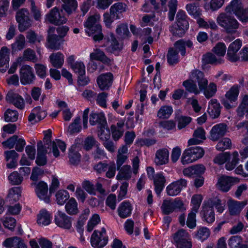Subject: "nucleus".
Returning a JSON list of instances; mask_svg holds the SVG:
<instances>
[{
  "label": "nucleus",
  "mask_w": 248,
  "mask_h": 248,
  "mask_svg": "<svg viewBox=\"0 0 248 248\" xmlns=\"http://www.w3.org/2000/svg\"><path fill=\"white\" fill-rule=\"evenodd\" d=\"M126 5L122 2H118L112 5L109 12L115 16L116 19H120L122 17V14L126 11Z\"/></svg>",
  "instance_id": "nucleus-31"
},
{
  "label": "nucleus",
  "mask_w": 248,
  "mask_h": 248,
  "mask_svg": "<svg viewBox=\"0 0 248 248\" xmlns=\"http://www.w3.org/2000/svg\"><path fill=\"white\" fill-rule=\"evenodd\" d=\"M54 222L57 226L63 229L69 230L72 227V218L61 211L55 214Z\"/></svg>",
  "instance_id": "nucleus-10"
},
{
  "label": "nucleus",
  "mask_w": 248,
  "mask_h": 248,
  "mask_svg": "<svg viewBox=\"0 0 248 248\" xmlns=\"http://www.w3.org/2000/svg\"><path fill=\"white\" fill-rule=\"evenodd\" d=\"M187 181L185 179H180L174 181L166 187L167 194L170 196H175L180 193L182 190L186 187Z\"/></svg>",
  "instance_id": "nucleus-11"
},
{
  "label": "nucleus",
  "mask_w": 248,
  "mask_h": 248,
  "mask_svg": "<svg viewBox=\"0 0 248 248\" xmlns=\"http://www.w3.org/2000/svg\"><path fill=\"white\" fill-rule=\"evenodd\" d=\"M221 107L216 99H212L209 102L208 112L213 118H217L220 114Z\"/></svg>",
  "instance_id": "nucleus-28"
},
{
  "label": "nucleus",
  "mask_w": 248,
  "mask_h": 248,
  "mask_svg": "<svg viewBox=\"0 0 248 248\" xmlns=\"http://www.w3.org/2000/svg\"><path fill=\"white\" fill-rule=\"evenodd\" d=\"M243 243V238L240 235H233L231 236L228 241V244L230 248H238Z\"/></svg>",
  "instance_id": "nucleus-60"
},
{
  "label": "nucleus",
  "mask_w": 248,
  "mask_h": 248,
  "mask_svg": "<svg viewBox=\"0 0 248 248\" xmlns=\"http://www.w3.org/2000/svg\"><path fill=\"white\" fill-rule=\"evenodd\" d=\"M228 130L227 125L224 123H220L215 125L210 131L211 140L217 141L223 137Z\"/></svg>",
  "instance_id": "nucleus-15"
},
{
  "label": "nucleus",
  "mask_w": 248,
  "mask_h": 248,
  "mask_svg": "<svg viewBox=\"0 0 248 248\" xmlns=\"http://www.w3.org/2000/svg\"><path fill=\"white\" fill-rule=\"evenodd\" d=\"M187 16L184 11L179 10L176 14V24L183 27V28H188L189 23L187 20Z\"/></svg>",
  "instance_id": "nucleus-49"
},
{
  "label": "nucleus",
  "mask_w": 248,
  "mask_h": 248,
  "mask_svg": "<svg viewBox=\"0 0 248 248\" xmlns=\"http://www.w3.org/2000/svg\"><path fill=\"white\" fill-rule=\"evenodd\" d=\"M243 8V6L241 0H232L225 8V12L227 13H233L236 15V13H239Z\"/></svg>",
  "instance_id": "nucleus-34"
},
{
  "label": "nucleus",
  "mask_w": 248,
  "mask_h": 248,
  "mask_svg": "<svg viewBox=\"0 0 248 248\" xmlns=\"http://www.w3.org/2000/svg\"><path fill=\"white\" fill-rule=\"evenodd\" d=\"M242 46V42L240 39H236L231 43L228 49L227 57L232 62H235L239 59L238 51Z\"/></svg>",
  "instance_id": "nucleus-12"
},
{
  "label": "nucleus",
  "mask_w": 248,
  "mask_h": 248,
  "mask_svg": "<svg viewBox=\"0 0 248 248\" xmlns=\"http://www.w3.org/2000/svg\"><path fill=\"white\" fill-rule=\"evenodd\" d=\"M193 46L192 42L190 40H184V39H180L177 41L174 44V49L178 50L180 52L182 56H185L186 47L191 48Z\"/></svg>",
  "instance_id": "nucleus-37"
},
{
  "label": "nucleus",
  "mask_w": 248,
  "mask_h": 248,
  "mask_svg": "<svg viewBox=\"0 0 248 248\" xmlns=\"http://www.w3.org/2000/svg\"><path fill=\"white\" fill-rule=\"evenodd\" d=\"M20 80L22 85L32 84L35 79L32 68L28 65H23L20 69Z\"/></svg>",
  "instance_id": "nucleus-9"
},
{
  "label": "nucleus",
  "mask_w": 248,
  "mask_h": 248,
  "mask_svg": "<svg viewBox=\"0 0 248 248\" xmlns=\"http://www.w3.org/2000/svg\"><path fill=\"white\" fill-rule=\"evenodd\" d=\"M9 50L6 47H2L0 51V71L4 73L9 67Z\"/></svg>",
  "instance_id": "nucleus-26"
},
{
  "label": "nucleus",
  "mask_w": 248,
  "mask_h": 248,
  "mask_svg": "<svg viewBox=\"0 0 248 248\" xmlns=\"http://www.w3.org/2000/svg\"><path fill=\"white\" fill-rule=\"evenodd\" d=\"M190 79L198 83L200 90H203L208 83V80L204 77V73L198 69L193 70L189 76Z\"/></svg>",
  "instance_id": "nucleus-16"
},
{
  "label": "nucleus",
  "mask_w": 248,
  "mask_h": 248,
  "mask_svg": "<svg viewBox=\"0 0 248 248\" xmlns=\"http://www.w3.org/2000/svg\"><path fill=\"white\" fill-rule=\"evenodd\" d=\"M186 8L188 14L194 18L199 17L202 15V10L199 5L195 3L186 4Z\"/></svg>",
  "instance_id": "nucleus-44"
},
{
  "label": "nucleus",
  "mask_w": 248,
  "mask_h": 248,
  "mask_svg": "<svg viewBox=\"0 0 248 248\" xmlns=\"http://www.w3.org/2000/svg\"><path fill=\"white\" fill-rule=\"evenodd\" d=\"M200 92H203L204 95L207 98H210L213 96L217 92V86L213 83L211 82L209 85H206L203 90H200Z\"/></svg>",
  "instance_id": "nucleus-55"
},
{
  "label": "nucleus",
  "mask_w": 248,
  "mask_h": 248,
  "mask_svg": "<svg viewBox=\"0 0 248 248\" xmlns=\"http://www.w3.org/2000/svg\"><path fill=\"white\" fill-rule=\"evenodd\" d=\"M237 115L240 117H243L245 114L248 115V95L242 96V101L237 109Z\"/></svg>",
  "instance_id": "nucleus-40"
},
{
  "label": "nucleus",
  "mask_w": 248,
  "mask_h": 248,
  "mask_svg": "<svg viewBox=\"0 0 248 248\" xmlns=\"http://www.w3.org/2000/svg\"><path fill=\"white\" fill-rule=\"evenodd\" d=\"M23 61L36 62L38 60L35 51L31 48H27L24 51L23 57L17 59L18 62H21Z\"/></svg>",
  "instance_id": "nucleus-35"
},
{
  "label": "nucleus",
  "mask_w": 248,
  "mask_h": 248,
  "mask_svg": "<svg viewBox=\"0 0 248 248\" xmlns=\"http://www.w3.org/2000/svg\"><path fill=\"white\" fill-rule=\"evenodd\" d=\"M47 41V47L53 50L60 49L62 44V40L55 34L48 35Z\"/></svg>",
  "instance_id": "nucleus-29"
},
{
  "label": "nucleus",
  "mask_w": 248,
  "mask_h": 248,
  "mask_svg": "<svg viewBox=\"0 0 248 248\" xmlns=\"http://www.w3.org/2000/svg\"><path fill=\"white\" fill-rule=\"evenodd\" d=\"M239 154L238 152L234 151L232 153L231 161H228L225 164V169L228 170H233L239 162Z\"/></svg>",
  "instance_id": "nucleus-53"
},
{
  "label": "nucleus",
  "mask_w": 248,
  "mask_h": 248,
  "mask_svg": "<svg viewBox=\"0 0 248 248\" xmlns=\"http://www.w3.org/2000/svg\"><path fill=\"white\" fill-rule=\"evenodd\" d=\"M217 21L227 33H235L239 26V23L234 16L226 12L220 13L217 17Z\"/></svg>",
  "instance_id": "nucleus-3"
},
{
  "label": "nucleus",
  "mask_w": 248,
  "mask_h": 248,
  "mask_svg": "<svg viewBox=\"0 0 248 248\" xmlns=\"http://www.w3.org/2000/svg\"><path fill=\"white\" fill-rule=\"evenodd\" d=\"M52 132L49 129L45 132V136L43 139L44 144H43V147L46 150L49 151L50 149L55 157L60 155V152L58 148L62 152H64L66 149L65 143L59 139H56L53 141H51Z\"/></svg>",
  "instance_id": "nucleus-2"
},
{
  "label": "nucleus",
  "mask_w": 248,
  "mask_h": 248,
  "mask_svg": "<svg viewBox=\"0 0 248 248\" xmlns=\"http://www.w3.org/2000/svg\"><path fill=\"white\" fill-rule=\"evenodd\" d=\"M100 17V15L96 14L89 17L84 23L86 32L89 36L93 35V39L95 41H100L103 37L101 26L99 24Z\"/></svg>",
  "instance_id": "nucleus-1"
},
{
  "label": "nucleus",
  "mask_w": 248,
  "mask_h": 248,
  "mask_svg": "<svg viewBox=\"0 0 248 248\" xmlns=\"http://www.w3.org/2000/svg\"><path fill=\"white\" fill-rule=\"evenodd\" d=\"M188 28H183L182 26L174 23L170 27L169 30L174 36L182 37L185 33Z\"/></svg>",
  "instance_id": "nucleus-51"
},
{
  "label": "nucleus",
  "mask_w": 248,
  "mask_h": 248,
  "mask_svg": "<svg viewBox=\"0 0 248 248\" xmlns=\"http://www.w3.org/2000/svg\"><path fill=\"white\" fill-rule=\"evenodd\" d=\"M29 11L24 8L18 10L16 14V20L18 23V29L23 32L31 25V20L29 17Z\"/></svg>",
  "instance_id": "nucleus-8"
},
{
  "label": "nucleus",
  "mask_w": 248,
  "mask_h": 248,
  "mask_svg": "<svg viewBox=\"0 0 248 248\" xmlns=\"http://www.w3.org/2000/svg\"><path fill=\"white\" fill-rule=\"evenodd\" d=\"M235 182V178L230 176L222 175L219 177L217 186L220 190L223 192H227Z\"/></svg>",
  "instance_id": "nucleus-17"
},
{
  "label": "nucleus",
  "mask_w": 248,
  "mask_h": 248,
  "mask_svg": "<svg viewBox=\"0 0 248 248\" xmlns=\"http://www.w3.org/2000/svg\"><path fill=\"white\" fill-rule=\"evenodd\" d=\"M46 20L50 23L56 26L64 24L67 20L62 10H60L56 7L52 9L46 15Z\"/></svg>",
  "instance_id": "nucleus-5"
},
{
  "label": "nucleus",
  "mask_w": 248,
  "mask_h": 248,
  "mask_svg": "<svg viewBox=\"0 0 248 248\" xmlns=\"http://www.w3.org/2000/svg\"><path fill=\"white\" fill-rule=\"evenodd\" d=\"M63 2L62 9L68 15H71L76 11L78 7L76 0H61Z\"/></svg>",
  "instance_id": "nucleus-41"
},
{
  "label": "nucleus",
  "mask_w": 248,
  "mask_h": 248,
  "mask_svg": "<svg viewBox=\"0 0 248 248\" xmlns=\"http://www.w3.org/2000/svg\"><path fill=\"white\" fill-rule=\"evenodd\" d=\"M210 230L205 227H200L195 234V237L202 242L206 240L210 236Z\"/></svg>",
  "instance_id": "nucleus-54"
},
{
  "label": "nucleus",
  "mask_w": 248,
  "mask_h": 248,
  "mask_svg": "<svg viewBox=\"0 0 248 248\" xmlns=\"http://www.w3.org/2000/svg\"><path fill=\"white\" fill-rule=\"evenodd\" d=\"M132 206L128 201H124L120 204L117 209L119 216L122 218L129 217L132 212Z\"/></svg>",
  "instance_id": "nucleus-27"
},
{
  "label": "nucleus",
  "mask_w": 248,
  "mask_h": 248,
  "mask_svg": "<svg viewBox=\"0 0 248 248\" xmlns=\"http://www.w3.org/2000/svg\"><path fill=\"white\" fill-rule=\"evenodd\" d=\"M202 62L203 64H211L217 65L223 62L221 58H217L211 53H207L202 56Z\"/></svg>",
  "instance_id": "nucleus-39"
},
{
  "label": "nucleus",
  "mask_w": 248,
  "mask_h": 248,
  "mask_svg": "<svg viewBox=\"0 0 248 248\" xmlns=\"http://www.w3.org/2000/svg\"><path fill=\"white\" fill-rule=\"evenodd\" d=\"M90 59L92 60L99 61L103 63L109 64L110 62V60L108 58L104 52L100 49H96L94 51L90 54Z\"/></svg>",
  "instance_id": "nucleus-38"
},
{
  "label": "nucleus",
  "mask_w": 248,
  "mask_h": 248,
  "mask_svg": "<svg viewBox=\"0 0 248 248\" xmlns=\"http://www.w3.org/2000/svg\"><path fill=\"white\" fill-rule=\"evenodd\" d=\"M69 197V194L66 190H59L56 194V202L59 205H63Z\"/></svg>",
  "instance_id": "nucleus-57"
},
{
  "label": "nucleus",
  "mask_w": 248,
  "mask_h": 248,
  "mask_svg": "<svg viewBox=\"0 0 248 248\" xmlns=\"http://www.w3.org/2000/svg\"><path fill=\"white\" fill-rule=\"evenodd\" d=\"M153 179L155 193L159 195L165 186V178L161 172L155 174Z\"/></svg>",
  "instance_id": "nucleus-30"
},
{
  "label": "nucleus",
  "mask_w": 248,
  "mask_h": 248,
  "mask_svg": "<svg viewBox=\"0 0 248 248\" xmlns=\"http://www.w3.org/2000/svg\"><path fill=\"white\" fill-rule=\"evenodd\" d=\"M73 71L79 76L85 75V66L83 62L77 61L71 67Z\"/></svg>",
  "instance_id": "nucleus-64"
},
{
  "label": "nucleus",
  "mask_w": 248,
  "mask_h": 248,
  "mask_svg": "<svg viewBox=\"0 0 248 248\" xmlns=\"http://www.w3.org/2000/svg\"><path fill=\"white\" fill-rule=\"evenodd\" d=\"M18 113L16 110L8 109L4 113V119L7 122H16L18 119Z\"/></svg>",
  "instance_id": "nucleus-62"
},
{
  "label": "nucleus",
  "mask_w": 248,
  "mask_h": 248,
  "mask_svg": "<svg viewBox=\"0 0 248 248\" xmlns=\"http://www.w3.org/2000/svg\"><path fill=\"white\" fill-rule=\"evenodd\" d=\"M50 61L52 65L57 68H61L64 62V56L60 52L53 53L49 56Z\"/></svg>",
  "instance_id": "nucleus-36"
},
{
  "label": "nucleus",
  "mask_w": 248,
  "mask_h": 248,
  "mask_svg": "<svg viewBox=\"0 0 248 248\" xmlns=\"http://www.w3.org/2000/svg\"><path fill=\"white\" fill-rule=\"evenodd\" d=\"M247 204L248 201L247 200L241 202L229 200L228 202V207L230 214L231 215L239 214Z\"/></svg>",
  "instance_id": "nucleus-25"
},
{
  "label": "nucleus",
  "mask_w": 248,
  "mask_h": 248,
  "mask_svg": "<svg viewBox=\"0 0 248 248\" xmlns=\"http://www.w3.org/2000/svg\"><path fill=\"white\" fill-rule=\"evenodd\" d=\"M116 176L118 180H128L131 177L132 170L131 166L128 165H124L121 166Z\"/></svg>",
  "instance_id": "nucleus-33"
},
{
  "label": "nucleus",
  "mask_w": 248,
  "mask_h": 248,
  "mask_svg": "<svg viewBox=\"0 0 248 248\" xmlns=\"http://www.w3.org/2000/svg\"><path fill=\"white\" fill-rule=\"evenodd\" d=\"M25 45V38L23 35L19 34L16 38L15 42L12 44L13 52L21 50L24 48Z\"/></svg>",
  "instance_id": "nucleus-48"
},
{
  "label": "nucleus",
  "mask_w": 248,
  "mask_h": 248,
  "mask_svg": "<svg viewBox=\"0 0 248 248\" xmlns=\"http://www.w3.org/2000/svg\"><path fill=\"white\" fill-rule=\"evenodd\" d=\"M197 22L200 27L206 29L210 28L212 30H216L218 28L215 22L212 19H210L208 21H206L203 18L199 17L197 19Z\"/></svg>",
  "instance_id": "nucleus-50"
},
{
  "label": "nucleus",
  "mask_w": 248,
  "mask_h": 248,
  "mask_svg": "<svg viewBox=\"0 0 248 248\" xmlns=\"http://www.w3.org/2000/svg\"><path fill=\"white\" fill-rule=\"evenodd\" d=\"M21 189L20 187H14L11 188L7 195V200L14 203L19 200L21 196Z\"/></svg>",
  "instance_id": "nucleus-43"
},
{
  "label": "nucleus",
  "mask_w": 248,
  "mask_h": 248,
  "mask_svg": "<svg viewBox=\"0 0 248 248\" xmlns=\"http://www.w3.org/2000/svg\"><path fill=\"white\" fill-rule=\"evenodd\" d=\"M37 154L36 163L40 166H44L47 163V157L46 155L51 154L52 152L51 149L49 151L46 150L43 147V142L39 140L37 143Z\"/></svg>",
  "instance_id": "nucleus-14"
},
{
  "label": "nucleus",
  "mask_w": 248,
  "mask_h": 248,
  "mask_svg": "<svg viewBox=\"0 0 248 248\" xmlns=\"http://www.w3.org/2000/svg\"><path fill=\"white\" fill-rule=\"evenodd\" d=\"M34 185H35V191L38 197L46 202H48L49 198L47 196L48 186L44 182H40L37 184H34Z\"/></svg>",
  "instance_id": "nucleus-23"
},
{
  "label": "nucleus",
  "mask_w": 248,
  "mask_h": 248,
  "mask_svg": "<svg viewBox=\"0 0 248 248\" xmlns=\"http://www.w3.org/2000/svg\"><path fill=\"white\" fill-rule=\"evenodd\" d=\"M90 123L92 125H99V127H105L107 123L103 112H92L90 114Z\"/></svg>",
  "instance_id": "nucleus-24"
},
{
  "label": "nucleus",
  "mask_w": 248,
  "mask_h": 248,
  "mask_svg": "<svg viewBox=\"0 0 248 248\" xmlns=\"http://www.w3.org/2000/svg\"><path fill=\"white\" fill-rule=\"evenodd\" d=\"M6 100L8 102L13 104L19 109H22L25 107L24 100L23 97L13 92H9L7 93Z\"/></svg>",
  "instance_id": "nucleus-19"
},
{
  "label": "nucleus",
  "mask_w": 248,
  "mask_h": 248,
  "mask_svg": "<svg viewBox=\"0 0 248 248\" xmlns=\"http://www.w3.org/2000/svg\"><path fill=\"white\" fill-rule=\"evenodd\" d=\"M37 221L40 225H48L51 222L50 214L46 210H41L38 215Z\"/></svg>",
  "instance_id": "nucleus-42"
},
{
  "label": "nucleus",
  "mask_w": 248,
  "mask_h": 248,
  "mask_svg": "<svg viewBox=\"0 0 248 248\" xmlns=\"http://www.w3.org/2000/svg\"><path fill=\"white\" fill-rule=\"evenodd\" d=\"M190 238V236L187 232L184 229L178 230L173 235V239L175 243L183 241Z\"/></svg>",
  "instance_id": "nucleus-56"
},
{
  "label": "nucleus",
  "mask_w": 248,
  "mask_h": 248,
  "mask_svg": "<svg viewBox=\"0 0 248 248\" xmlns=\"http://www.w3.org/2000/svg\"><path fill=\"white\" fill-rule=\"evenodd\" d=\"M161 209L163 214L168 215L173 212L174 209L172 203V201L164 200L161 206Z\"/></svg>",
  "instance_id": "nucleus-59"
},
{
  "label": "nucleus",
  "mask_w": 248,
  "mask_h": 248,
  "mask_svg": "<svg viewBox=\"0 0 248 248\" xmlns=\"http://www.w3.org/2000/svg\"><path fill=\"white\" fill-rule=\"evenodd\" d=\"M65 208L66 212L71 215H76L78 212V203L74 198L69 199L65 204Z\"/></svg>",
  "instance_id": "nucleus-45"
},
{
  "label": "nucleus",
  "mask_w": 248,
  "mask_h": 248,
  "mask_svg": "<svg viewBox=\"0 0 248 248\" xmlns=\"http://www.w3.org/2000/svg\"><path fill=\"white\" fill-rule=\"evenodd\" d=\"M206 202L208 203V204L213 209L215 207L218 212L222 213L224 210V204H222L221 200L217 198L209 199Z\"/></svg>",
  "instance_id": "nucleus-61"
},
{
  "label": "nucleus",
  "mask_w": 248,
  "mask_h": 248,
  "mask_svg": "<svg viewBox=\"0 0 248 248\" xmlns=\"http://www.w3.org/2000/svg\"><path fill=\"white\" fill-rule=\"evenodd\" d=\"M80 120L81 119L79 116L77 117L69 125L67 132L70 135L78 133L81 131L82 126L80 124Z\"/></svg>",
  "instance_id": "nucleus-46"
},
{
  "label": "nucleus",
  "mask_w": 248,
  "mask_h": 248,
  "mask_svg": "<svg viewBox=\"0 0 248 248\" xmlns=\"http://www.w3.org/2000/svg\"><path fill=\"white\" fill-rule=\"evenodd\" d=\"M124 121L121 120L116 124H113L110 126V132L111 131L112 138L115 141L118 140L123 136L124 131Z\"/></svg>",
  "instance_id": "nucleus-20"
},
{
  "label": "nucleus",
  "mask_w": 248,
  "mask_h": 248,
  "mask_svg": "<svg viewBox=\"0 0 248 248\" xmlns=\"http://www.w3.org/2000/svg\"><path fill=\"white\" fill-rule=\"evenodd\" d=\"M183 86L185 87L186 91L189 92L198 94L200 93V89L197 88L196 84L191 80H187L183 82Z\"/></svg>",
  "instance_id": "nucleus-63"
},
{
  "label": "nucleus",
  "mask_w": 248,
  "mask_h": 248,
  "mask_svg": "<svg viewBox=\"0 0 248 248\" xmlns=\"http://www.w3.org/2000/svg\"><path fill=\"white\" fill-rule=\"evenodd\" d=\"M206 139L205 131L202 127L197 128L194 130L193 134V138L188 141V145L199 144Z\"/></svg>",
  "instance_id": "nucleus-22"
},
{
  "label": "nucleus",
  "mask_w": 248,
  "mask_h": 248,
  "mask_svg": "<svg viewBox=\"0 0 248 248\" xmlns=\"http://www.w3.org/2000/svg\"><path fill=\"white\" fill-rule=\"evenodd\" d=\"M232 147L231 140L228 138L222 139L216 145V149L218 151H223L227 149H230Z\"/></svg>",
  "instance_id": "nucleus-58"
},
{
  "label": "nucleus",
  "mask_w": 248,
  "mask_h": 248,
  "mask_svg": "<svg viewBox=\"0 0 248 248\" xmlns=\"http://www.w3.org/2000/svg\"><path fill=\"white\" fill-rule=\"evenodd\" d=\"M169 160V151L166 148L160 149L155 153L154 162L157 166L167 164Z\"/></svg>",
  "instance_id": "nucleus-21"
},
{
  "label": "nucleus",
  "mask_w": 248,
  "mask_h": 248,
  "mask_svg": "<svg viewBox=\"0 0 248 248\" xmlns=\"http://www.w3.org/2000/svg\"><path fill=\"white\" fill-rule=\"evenodd\" d=\"M204 154L203 149L199 146L191 147L186 149L181 157V162L183 165L192 163L202 157Z\"/></svg>",
  "instance_id": "nucleus-4"
},
{
  "label": "nucleus",
  "mask_w": 248,
  "mask_h": 248,
  "mask_svg": "<svg viewBox=\"0 0 248 248\" xmlns=\"http://www.w3.org/2000/svg\"><path fill=\"white\" fill-rule=\"evenodd\" d=\"M113 80V74L110 72L102 74L99 76L96 81L101 90H108L112 84Z\"/></svg>",
  "instance_id": "nucleus-13"
},
{
  "label": "nucleus",
  "mask_w": 248,
  "mask_h": 248,
  "mask_svg": "<svg viewBox=\"0 0 248 248\" xmlns=\"http://www.w3.org/2000/svg\"><path fill=\"white\" fill-rule=\"evenodd\" d=\"M108 238L106 230L103 228L101 231L95 230L91 238L92 246L95 248H102L108 243Z\"/></svg>",
  "instance_id": "nucleus-7"
},
{
  "label": "nucleus",
  "mask_w": 248,
  "mask_h": 248,
  "mask_svg": "<svg viewBox=\"0 0 248 248\" xmlns=\"http://www.w3.org/2000/svg\"><path fill=\"white\" fill-rule=\"evenodd\" d=\"M4 155L6 161L11 160L10 162L7 163L6 165L8 168H13L16 166L17 161L19 155L15 150H13L5 151Z\"/></svg>",
  "instance_id": "nucleus-32"
},
{
  "label": "nucleus",
  "mask_w": 248,
  "mask_h": 248,
  "mask_svg": "<svg viewBox=\"0 0 248 248\" xmlns=\"http://www.w3.org/2000/svg\"><path fill=\"white\" fill-rule=\"evenodd\" d=\"M167 61L170 65L176 64L179 62L178 53L174 48H170L167 55Z\"/></svg>",
  "instance_id": "nucleus-47"
},
{
  "label": "nucleus",
  "mask_w": 248,
  "mask_h": 248,
  "mask_svg": "<svg viewBox=\"0 0 248 248\" xmlns=\"http://www.w3.org/2000/svg\"><path fill=\"white\" fill-rule=\"evenodd\" d=\"M173 112L171 106H163L158 110L157 116L160 119H167L170 117Z\"/></svg>",
  "instance_id": "nucleus-52"
},
{
  "label": "nucleus",
  "mask_w": 248,
  "mask_h": 248,
  "mask_svg": "<svg viewBox=\"0 0 248 248\" xmlns=\"http://www.w3.org/2000/svg\"><path fill=\"white\" fill-rule=\"evenodd\" d=\"M239 93L238 85H233L227 92L225 97L221 100V103L226 109H230L236 105L235 102Z\"/></svg>",
  "instance_id": "nucleus-6"
},
{
  "label": "nucleus",
  "mask_w": 248,
  "mask_h": 248,
  "mask_svg": "<svg viewBox=\"0 0 248 248\" xmlns=\"http://www.w3.org/2000/svg\"><path fill=\"white\" fill-rule=\"evenodd\" d=\"M201 216L203 221L208 224L212 223L215 220L214 209L210 207L206 202L202 205V210L201 212Z\"/></svg>",
  "instance_id": "nucleus-18"
}]
</instances>
